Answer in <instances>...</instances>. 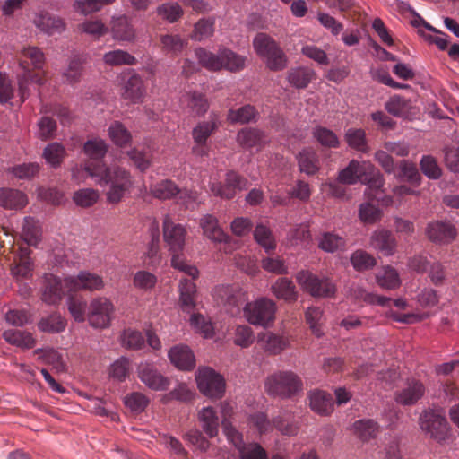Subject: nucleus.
I'll return each instance as SVG.
<instances>
[{
    "label": "nucleus",
    "instance_id": "nucleus-1",
    "mask_svg": "<svg viewBox=\"0 0 459 459\" xmlns=\"http://www.w3.org/2000/svg\"><path fill=\"white\" fill-rule=\"evenodd\" d=\"M104 287L103 278L89 271H81L77 275H68L63 280L52 273H46L42 300L47 304L56 305L62 300L65 291H98L103 290Z\"/></svg>",
    "mask_w": 459,
    "mask_h": 459
},
{
    "label": "nucleus",
    "instance_id": "nucleus-2",
    "mask_svg": "<svg viewBox=\"0 0 459 459\" xmlns=\"http://www.w3.org/2000/svg\"><path fill=\"white\" fill-rule=\"evenodd\" d=\"M338 181L345 185H354L359 181L367 185L365 195L370 199L381 201L383 205H390L393 203L391 196L380 199L378 193H383L385 179L380 171L368 160L361 162L351 160L349 164L338 174Z\"/></svg>",
    "mask_w": 459,
    "mask_h": 459
},
{
    "label": "nucleus",
    "instance_id": "nucleus-3",
    "mask_svg": "<svg viewBox=\"0 0 459 459\" xmlns=\"http://www.w3.org/2000/svg\"><path fill=\"white\" fill-rule=\"evenodd\" d=\"M90 171L97 185L108 187L106 198L109 204L120 203L134 187V181L130 171L120 166L108 167L105 163H98L97 168Z\"/></svg>",
    "mask_w": 459,
    "mask_h": 459
},
{
    "label": "nucleus",
    "instance_id": "nucleus-4",
    "mask_svg": "<svg viewBox=\"0 0 459 459\" xmlns=\"http://www.w3.org/2000/svg\"><path fill=\"white\" fill-rule=\"evenodd\" d=\"M163 238L171 254V266L183 272L195 280L199 276L198 269L190 264L184 256L183 250L186 244L187 230L179 223H175L169 215H165L162 223Z\"/></svg>",
    "mask_w": 459,
    "mask_h": 459
},
{
    "label": "nucleus",
    "instance_id": "nucleus-5",
    "mask_svg": "<svg viewBox=\"0 0 459 459\" xmlns=\"http://www.w3.org/2000/svg\"><path fill=\"white\" fill-rule=\"evenodd\" d=\"M178 305L180 309L186 314H191L190 325L204 338L212 336L213 327L201 314L193 313L196 307V285L193 281L183 278L178 282Z\"/></svg>",
    "mask_w": 459,
    "mask_h": 459
},
{
    "label": "nucleus",
    "instance_id": "nucleus-6",
    "mask_svg": "<svg viewBox=\"0 0 459 459\" xmlns=\"http://www.w3.org/2000/svg\"><path fill=\"white\" fill-rule=\"evenodd\" d=\"M27 59H29L31 65L38 70L42 69L46 60L44 53L39 48L29 46L22 48L21 52L20 66L22 67L23 72L18 76L19 94L22 101L29 96L30 85L40 86L46 82L45 73H43V74H32L25 65Z\"/></svg>",
    "mask_w": 459,
    "mask_h": 459
},
{
    "label": "nucleus",
    "instance_id": "nucleus-7",
    "mask_svg": "<svg viewBox=\"0 0 459 459\" xmlns=\"http://www.w3.org/2000/svg\"><path fill=\"white\" fill-rule=\"evenodd\" d=\"M195 56L199 64L210 71L226 69L230 72H238L246 65L245 56L226 48H221L217 55L205 48H198L195 49Z\"/></svg>",
    "mask_w": 459,
    "mask_h": 459
},
{
    "label": "nucleus",
    "instance_id": "nucleus-8",
    "mask_svg": "<svg viewBox=\"0 0 459 459\" xmlns=\"http://www.w3.org/2000/svg\"><path fill=\"white\" fill-rule=\"evenodd\" d=\"M253 47L272 71H280L287 66V58L276 41L265 33H258L253 39Z\"/></svg>",
    "mask_w": 459,
    "mask_h": 459
},
{
    "label": "nucleus",
    "instance_id": "nucleus-9",
    "mask_svg": "<svg viewBox=\"0 0 459 459\" xmlns=\"http://www.w3.org/2000/svg\"><path fill=\"white\" fill-rule=\"evenodd\" d=\"M265 389L270 395L290 398L301 391L302 382L292 371H278L267 377Z\"/></svg>",
    "mask_w": 459,
    "mask_h": 459
},
{
    "label": "nucleus",
    "instance_id": "nucleus-10",
    "mask_svg": "<svg viewBox=\"0 0 459 459\" xmlns=\"http://www.w3.org/2000/svg\"><path fill=\"white\" fill-rule=\"evenodd\" d=\"M276 310L275 302L263 297L247 302L243 308V314L251 325L268 327L274 322Z\"/></svg>",
    "mask_w": 459,
    "mask_h": 459
},
{
    "label": "nucleus",
    "instance_id": "nucleus-11",
    "mask_svg": "<svg viewBox=\"0 0 459 459\" xmlns=\"http://www.w3.org/2000/svg\"><path fill=\"white\" fill-rule=\"evenodd\" d=\"M224 435L228 442L235 447L240 459H268L266 451L258 443L246 444L243 435L231 422H224Z\"/></svg>",
    "mask_w": 459,
    "mask_h": 459
},
{
    "label": "nucleus",
    "instance_id": "nucleus-12",
    "mask_svg": "<svg viewBox=\"0 0 459 459\" xmlns=\"http://www.w3.org/2000/svg\"><path fill=\"white\" fill-rule=\"evenodd\" d=\"M114 314L113 302L107 297L100 296L91 300L87 319L91 327L105 329L110 326Z\"/></svg>",
    "mask_w": 459,
    "mask_h": 459
},
{
    "label": "nucleus",
    "instance_id": "nucleus-13",
    "mask_svg": "<svg viewBox=\"0 0 459 459\" xmlns=\"http://www.w3.org/2000/svg\"><path fill=\"white\" fill-rule=\"evenodd\" d=\"M419 424L421 430L434 439L441 441L447 436L448 422L445 411L441 409L424 411L420 416Z\"/></svg>",
    "mask_w": 459,
    "mask_h": 459
},
{
    "label": "nucleus",
    "instance_id": "nucleus-14",
    "mask_svg": "<svg viewBox=\"0 0 459 459\" xmlns=\"http://www.w3.org/2000/svg\"><path fill=\"white\" fill-rule=\"evenodd\" d=\"M199 391L212 399L221 398L225 393V381L221 375L211 368H199L195 374Z\"/></svg>",
    "mask_w": 459,
    "mask_h": 459
},
{
    "label": "nucleus",
    "instance_id": "nucleus-15",
    "mask_svg": "<svg viewBox=\"0 0 459 459\" xmlns=\"http://www.w3.org/2000/svg\"><path fill=\"white\" fill-rule=\"evenodd\" d=\"M295 278L299 287L314 297L325 298L335 293V287L328 279H320L310 271L302 270Z\"/></svg>",
    "mask_w": 459,
    "mask_h": 459
},
{
    "label": "nucleus",
    "instance_id": "nucleus-16",
    "mask_svg": "<svg viewBox=\"0 0 459 459\" xmlns=\"http://www.w3.org/2000/svg\"><path fill=\"white\" fill-rule=\"evenodd\" d=\"M257 346L267 355H279L290 347L291 337L286 333L261 332L256 337Z\"/></svg>",
    "mask_w": 459,
    "mask_h": 459
},
{
    "label": "nucleus",
    "instance_id": "nucleus-17",
    "mask_svg": "<svg viewBox=\"0 0 459 459\" xmlns=\"http://www.w3.org/2000/svg\"><path fill=\"white\" fill-rule=\"evenodd\" d=\"M247 181L246 178L239 176L235 171H229L226 174L225 183L211 181L210 190L211 192L221 198L231 199L233 198L238 191H241L247 187Z\"/></svg>",
    "mask_w": 459,
    "mask_h": 459
},
{
    "label": "nucleus",
    "instance_id": "nucleus-18",
    "mask_svg": "<svg viewBox=\"0 0 459 459\" xmlns=\"http://www.w3.org/2000/svg\"><path fill=\"white\" fill-rule=\"evenodd\" d=\"M122 97L132 102H140L145 95V87L142 77L131 70L120 75Z\"/></svg>",
    "mask_w": 459,
    "mask_h": 459
},
{
    "label": "nucleus",
    "instance_id": "nucleus-19",
    "mask_svg": "<svg viewBox=\"0 0 459 459\" xmlns=\"http://www.w3.org/2000/svg\"><path fill=\"white\" fill-rule=\"evenodd\" d=\"M137 375L140 380L150 389L154 391L167 390L170 381L164 377L153 364L141 362L137 367Z\"/></svg>",
    "mask_w": 459,
    "mask_h": 459
},
{
    "label": "nucleus",
    "instance_id": "nucleus-20",
    "mask_svg": "<svg viewBox=\"0 0 459 459\" xmlns=\"http://www.w3.org/2000/svg\"><path fill=\"white\" fill-rule=\"evenodd\" d=\"M425 232L431 242L438 245H447L454 241L457 236V230L455 225L443 221L428 223Z\"/></svg>",
    "mask_w": 459,
    "mask_h": 459
},
{
    "label": "nucleus",
    "instance_id": "nucleus-21",
    "mask_svg": "<svg viewBox=\"0 0 459 459\" xmlns=\"http://www.w3.org/2000/svg\"><path fill=\"white\" fill-rule=\"evenodd\" d=\"M110 31L113 39L119 42H134L136 39V30L126 15L112 18Z\"/></svg>",
    "mask_w": 459,
    "mask_h": 459
},
{
    "label": "nucleus",
    "instance_id": "nucleus-22",
    "mask_svg": "<svg viewBox=\"0 0 459 459\" xmlns=\"http://www.w3.org/2000/svg\"><path fill=\"white\" fill-rule=\"evenodd\" d=\"M370 246L384 255H393L397 247V242L392 232L388 230H376L370 237Z\"/></svg>",
    "mask_w": 459,
    "mask_h": 459
},
{
    "label": "nucleus",
    "instance_id": "nucleus-23",
    "mask_svg": "<svg viewBox=\"0 0 459 459\" xmlns=\"http://www.w3.org/2000/svg\"><path fill=\"white\" fill-rule=\"evenodd\" d=\"M203 234L214 243H229L230 238L220 226L218 219L212 214H205L200 219Z\"/></svg>",
    "mask_w": 459,
    "mask_h": 459
},
{
    "label": "nucleus",
    "instance_id": "nucleus-24",
    "mask_svg": "<svg viewBox=\"0 0 459 459\" xmlns=\"http://www.w3.org/2000/svg\"><path fill=\"white\" fill-rule=\"evenodd\" d=\"M168 357L177 368L191 370L195 366V358L191 349L184 344L173 346L168 352Z\"/></svg>",
    "mask_w": 459,
    "mask_h": 459
},
{
    "label": "nucleus",
    "instance_id": "nucleus-25",
    "mask_svg": "<svg viewBox=\"0 0 459 459\" xmlns=\"http://www.w3.org/2000/svg\"><path fill=\"white\" fill-rule=\"evenodd\" d=\"M423 385L415 379L408 380L403 387L394 394L396 403L403 405H411L416 403L424 394Z\"/></svg>",
    "mask_w": 459,
    "mask_h": 459
},
{
    "label": "nucleus",
    "instance_id": "nucleus-26",
    "mask_svg": "<svg viewBox=\"0 0 459 459\" xmlns=\"http://www.w3.org/2000/svg\"><path fill=\"white\" fill-rule=\"evenodd\" d=\"M197 419L203 431L208 437H217L221 421H220L217 411L212 406L203 407L197 413Z\"/></svg>",
    "mask_w": 459,
    "mask_h": 459
},
{
    "label": "nucleus",
    "instance_id": "nucleus-27",
    "mask_svg": "<svg viewBox=\"0 0 459 459\" xmlns=\"http://www.w3.org/2000/svg\"><path fill=\"white\" fill-rule=\"evenodd\" d=\"M34 25L48 35L61 33L65 29L64 21L56 16H51L46 12H39L33 19Z\"/></svg>",
    "mask_w": 459,
    "mask_h": 459
},
{
    "label": "nucleus",
    "instance_id": "nucleus-28",
    "mask_svg": "<svg viewBox=\"0 0 459 459\" xmlns=\"http://www.w3.org/2000/svg\"><path fill=\"white\" fill-rule=\"evenodd\" d=\"M28 204L27 195L18 189L0 188V206L9 210H21Z\"/></svg>",
    "mask_w": 459,
    "mask_h": 459
},
{
    "label": "nucleus",
    "instance_id": "nucleus-29",
    "mask_svg": "<svg viewBox=\"0 0 459 459\" xmlns=\"http://www.w3.org/2000/svg\"><path fill=\"white\" fill-rule=\"evenodd\" d=\"M2 336L7 343L22 350L31 349L36 344L33 334L25 330L7 329L3 332Z\"/></svg>",
    "mask_w": 459,
    "mask_h": 459
},
{
    "label": "nucleus",
    "instance_id": "nucleus-30",
    "mask_svg": "<svg viewBox=\"0 0 459 459\" xmlns=\"http://www.w3.org/2000/svg\"><path fill=\"white\" fill-rule=\"evenodd\" d=\"M308 400L311 410L319 415H328L333 411L332 396L325 391H310Z\"/></svg>",
    "mask_w": 459,
    "mask_h": 459
},
{
    "label": "nucleus",
    "instance_id": "nucleus-31",
    "mask_svg": "<svg viewBox=\"0 0 459 459\" xmlns=\"http://www.w3.org/2000/svg\"><path fill=\"white\" fill-rule=\"evenodd\" d=\"M183 102L194 117H203L210 106L205 95L196 91L187 92L183 98Z\"/></svg>",
    "mask_w": 459,
    "mask_h": 459
},
{
    "label": "nucleus",
    "instance_id": "nucleus-32",
    "mask_svg": "<svg viewBox=\"0 0 459 459\" xmlns=\"http://www.w3.org/2000/svg\"><path fill=\"white\" fill-rule=\"evenodd\" d=\"M30 249L21 247L19 250V261L11 268L12 275L16 281L29 279L32 276L33 262L30 257Z\"/></svg>",
    "mask_w": 459,
    "mask_h": 459
},
{
    "label": "nucleus",
    "instance_id": "nucleus-33",
    "mask_svg": "<svg viewBox=\"0 0 459 459\" xmlns=\"http://www.w3.org/2000/svg\"><path fill=\"white\" fill-rule=\"evenodd\" d=\"M238 143L245 148L260 149L267 143L268 139L264 132L255 128H245L237 134Z\"/></svg>",
    "mask_w": 459,
    "mask_h": 459
},
{
    "label": "nucleus",
    "instance_id": "nucleus-34",
    "mask_svg": "<svg viewBox=\"0 0 459 459\" xmlns=\"http://www.w3.org/2000/svg\"><path fill=\"white\" fill-rule=\"evenodd\" d=\"M42 236L41 224L32 217H25L22 225L21 237L24 242L30 246H37Z\"/></svg>",
    "mask_w": 459,
    "mask_h": 459
},
{
    "label": "nucleus",
    "instance_id": "nucleus-35",
    "mask_svg": "<svg viewBox=\"0 0 459 459\" xmlns=\"http://www.w3.org/2000/svg\"><path fill=\"white\" fill-rule=\"evenodd\" d=\"M272 293L279 299L292 303L298 299V291L291 280L279 278L272 286Z\"/></svg>",
    "mask_w": 459,
    "mask_h": 459
},
{
    "label": "nucleus",
    "instance_id": "nucleus-36",
    "mask_svg": "<svg viewBox=\"0 0 459 459\" xmlns=\"http://www.w3.org/2000/svg\"><path fill=\"white\" fill-rule=\"evenodd\" d=\"M212 296L221 303L238 307V299L245 296V292L238 286L220 285L213 289Z\"/></svg>",
    "mask_w": 459,
    "mask_h": 459
},
{
    "label": "nucleus",
    "instance_id": "nucleus-37",
    "mask_svg": "<svg viewBox=\"0 0 459 459\" xmlns=\"http://www.w3.org/2000/svg\"><path fill=\"white\" fill-rule=\"evenodd\" d=\"M376 281L379 287L385 290H395L402 283L398 271L390 265L382 267L377 273Z\"/></svg>",
    "mask_w": 459,
    "mask_h": 459
},
{
    "label": "nucleus",
    "instance_id": "nucleus-38",
    "mask_svg": "<svg viewBox=\"0 0 459 459\" xmlns=\"http://www.w3.org/2000/svg\"><path fill=\"white\" fill-rule=\"evenodd\" d=\"M316 77L313 69L304 66L292 68L289 71L287 80L289 83L297 88H306Z\"/></svg>",
    "mask_w": 459,
    "mask_h": 459
},
{
    "label": "nucleus",
    "instance_id": "nucleus-39",
    "mask_svg": "<svg viewBox=\"0 0 459 459\" xmlns=\"http://www.w3.org/2000/svg\"><path fill=\"white\" fill-rule=\"evenodd\" d=\"M350 297L355 302H364L370 305L388 306L391 302L389 298L378 296L367 292L362 287L352 286L350 290Z\"/></svg>",
    "mask_w": 459,
    "mask_h": 459
},
{
    "label": "nucleus",
    "instance_id": "nucleus-40",
    "mask_svg": "<svg viewBox=\"0 0 459 459\" xmlns=\"http://www.w3.org/2000/svg\"><path fill=\"white\" fill-rule=\"evenodd\" d=\"M344 138L351 149L363 153L369 152L365 130L361 128H349L345 132Z\"/></svg>",
    "mask_w": 459,
    "mask_h": 459
},
{
    "label": "nucleus",
    "instance_id": "nucleus-41",
    "mask_svg": "<svg viewBox=\"0 0 459 459\" xmlns=\"http://www.w3.org/2000/svg\"><path fill=\"white\" fill-rule=\"evenodd\" d=\"M254 238L266 253L273 252L276 248V240L272 230L264 224L256 225L254 230Z\"/></svg>",
    "mask_w": 459,
    "mask_h": 459
},
{
    "label": "nucleus",
    "instance_id": "nucleus-42",
    "mask_svg": "<svg viewBox=\"0 0 459 459\" xmlns=\"http://www.w3.org/2000/svg\"><path fill=\"white\" fill-rule=\"evenodd\" d=\"M103 62L109 66L133 65L137 63L136 58L123 49H115L106 52L102 57Z\"/></svg>",
    "mask_w": 459,
    "mask_h": 459
},
{
    "label": "nucleus",
    "instance_id": "nucleus-43",
    "mask_svg": "<svg viewBox=\"0 0 459 459\" xmlns=\"http://www.w3.org/2000/svg\"><path fill=\"white\" fill-rule=\"evenodd\" d=\"M354 434L362 441H368L374 438L378 431V424L370 419L359 420L353 424Z\"/></svg>",
    "mask_w": 459,
    "mask_h": 459
},
{
    "label": "nucleus",
    "instance_id": "nucleus-44",
    "mask_svg": "<svg viewBox=\"0 0 459 459\" xmlns=\"http://www.w3.org/2000/svg\"><path fill=\"white\" fill-rule=\"evenodd\" d=\"M39 331L49 333H57L65 331L66 320L57 313L41 318L38 323Z\"/></svg>",
    "mask_w": 459,
    "mask_h": 459
},
{
    "label": "nucleus",
    "instance_id": "nucleus-45",
    "mask_svg": "<svg viewBox=\"0 0 459 459\" xmlns=\"http://www.w3.org/2000/svg\"><path fill=\"white\" fill-rule=\"evenodd\" d=\"M388 113L398 117H408L411 105L410 100L399 95L391 97L385 104Z\"/></svg>",
    "mask_w": 459,
    "mask_h": 459
},
{
    "label": "nucleus",
    "instance_id": "nucleus-46",
    "mask_svg": "<svg viewBox=\"0 0 459 459\" xmlns=\"http://www.w3.org/2000/svg\"><path fill=\"white\" fill-rule=\"evenodd\" d=\"M67 309L74 321L82 323L87 316V301L82 297L69 296L66 299Z\"/></svg>",
    "mask_w": 459,
    "mask_h": 459
},
{
    "label": "nucleus",
    "instance_id": "nucleus-47",
    "mask_svg": "<svg viewBox=\"0 0 459 459\" xmlns=\"http://www.w3.org/2000/svg\"><path fill=\"white\" fill-rule=\"evenodd\" d=\"M85 60L80 56L70 59L67 67L63 72L65 81L70 84L80 82L83 74V64Z\"/></svg>",
    "mask_w": 459,
    "mask_h": 459
},
{
    "label": "nucleus",
    "instance_id": "nucleus-48",
    "mask_svg": "<svg viewBox=\"0 0 459 459\" xmlns=\"http://www.w3.org/2000/svg\"><path fill=\"white\" fill-rule=\"evenodd\" d=\"M120 342L126 349L140 350L144 346L145 340L142 332L134 328H126L120 335Z\"/></svg>",
    "mask_w": 459,
    "mask_h": 459
},
{
    "label": "nucleus",
    "instance_id": "nucleus-49",
    "mask_svg": "<svg viewBox=\"0 0 459 459\" xmlns=\"http://www.w3.org/2000/svg\"><path fill=\"white\" fill-rule=\"evenodd\" d=\"M152 195L160 200H168L174 196H178V187L177 185L169 179L161 180L152 186H151Z\"/></svg>",
    "mask_w": 459,
    "mask_h": 459
},
{
    "label": "nucleus",
    "instance_id": "nucleus-50",
    "mask_svg": "<svg viewBox=\"0 0 459 459\" xmlns=\"http://www.w3.org/2000/svg\"><path fill=\"white\" fill-rule=\"evenodd\" d=\"M162 49L167 53L178 55L187 46V39L178 34H164L160 36Z\"/></svg>",
    "mask_w": 459,
    "mask_h": 459
},
{
    "label": "nucleus",
    "instance_id": "nucleus-51",
    "mask_svg": "<svg viewBox=\"0 0 459 459\" xmlns=\"http://www.w3.org/2000/svg\"><path fill=\"white\" fill-rule=\"evenodd\" d=\"M345 239L334 233L325 232L318 239V247L325 252L333 253L345 247Z\"/></svg>",
    "mask_w": 459,
    "mask_h": 459
},
{
    "label": "nucleus",
    "instance_id": "nucleus-52",
    "mask_svg": "<svg viewBox=\"0 0 459 459\" xmlns=\"http://www.w3.org/2000/svg\"><path fill=\"white\" fill-rule=\"evenodd\" d=\"M299 167L301 172L314 175L319 169L318 159L314 151L304 150L298 156Z\"/></svg>",
    "mask_w": 459,
    "mask_h": 459
},
{
    "label": "nucleus",
    "instance_id": "nucleus-53",
    "mask_svg": "<svg viewBox=\"0 0 459 459\" xmlns=\"http://www.w3.org/2000/svg\"><path fill=\"white\" fill-rule=\"evenodd\" d=\"M108 147L104 140L93 137L85 142L83 152L91 160H101L106 155Z\"/></svg>",
    "mask_w": 459,
    "mask_h": 459
},
{
    "label": "nucleus",
    "instance_id": "nucleus-54",
    "mask_svg": "<svg viewBox=\"0 0 459 459\" xmlns=\"http://www.w3.org/2000/svg\"><path fill=\"white\" fill-rule=\"evenodd\" d=\"M306 322L309 325V328L313 334L316 337L324 335L323 324L324 316L323 311L316 307H310L305 313Z\"/></svg>",
    "mask_w": 459,
    "mask_h": 459
},
{
    "label": "nucleus",
    "instance_id": "nucleus-55",
    "mask_svg": "<svg viewBox=\"0 0 459 459\" xmlns=\"http://www.w3.org/2000/svg\"><path fill=\"white\" fill-rule=\"evenodd\" d=\"M130 370V359L126 357H120L110 365L108 376L115 381L123 382L129 376Z\"/></svg>",
    "mask_w": 459,
    "mask_h": 459
},
{
    "label": "nucleus",
    "instance_id": "nucleus-56",
    "mask_svg": "<svg viewBox=\"0 0 459 459\" xmlns=\"http://www.w3.org/2000/svg\"><path fill=\"white\" fill-rule=\"evenodd\" d=\"M65 156V147L56 142L48 144L43 151V157L47 163L53 168L59 167Z\"/></svg>",
    "mask_w": 459,
    "mask_h": 459
},
{
    "label": "nucleus",
    "instance_id": "nucleus-57",
    "mask_svg": "<svg viewBox=\"0 0 459 459\" xmlns=\"http://www.w3.org/2000/svg\"><path fill=\"white\" fill-rule=\"evenodd\" d=\"M108 134L110 140L120 147L129 143L132 139L130 132L118 121H115L109 126Z\"/></svg>",
    "mask_w": 459,
    "mask_h": 459
},
{
    "label": "nucleus",
    "instance_id": "nucleus-58",
    "mask_svg": "<svg viewBox=\"0 0 459 459\" xmlns=\"http://www.w3.org/2000/svg\"><path fill=\"white\" fill-rule=\"evenodd\" d=\"M314 138L323 146L328 148H337L340 145V141L336 134L321 126H316L313 129Z\"/></svg>",
    "mask_w": 459,
    "mask_h": 459
},
{
    "label": "nucleus",
    "instance_id": "nucleus-59",
    "mask_svg": "<svg viewBox=\"0 0 459 459\" xmlns=\"http://www.w3.org/2000/svg\"><path fill=\"white\" fill-rule=\"evenodd\" d=\"M216 127L215 120L198 123L192 130V137L195 143H206Z\"/></svg>",
    "mask_w": 459,
    "mask_h": 459
},
{
    "label": "nucleus",
    "instance_id": "nucleus-60",
    "mask_svg": "<svg viewBox=\"0 0 459 459\" xmlns=\"http://www.w3.org/2000/svg\"><path fill=\"white\" fill-rule=\"evenodd\" d=\"M256 114L253 106L246 105L237 110L230 109L228 114V120L231 123L246 124L255 119Z\"/></svg>",
    "mask_w": 459,
    "mask_h": 459
},
{
    "label": "nucleus",
    "instance_id": "nucleus-61",
    "mask_svg": "<svg viewBox=\"0 0 459 459\" xmlns=\"http://www.w3.org/2000/svg\"><path fill=\"white\" fill-rule=\"evenodd\" d=\"M124 404L132 412L140 413L143 411L149 404V399L142 393L134 392L124 397Z\"/></svg>",
    "mask_w": 459,
    "mask_h": 459
},
{
    "label": "nucleus",
    "instance_id": "nucleus-62",
    "mask_svg": "<svg viewBox=\"0 0 459 459\" xmlns=\"http://www.w3.org/2000/svg\"><path fill=\"white\" fill-rule=\"evenodd\" d=\"M99 192L92 188H82L74 192L73 201L80 207H90L99 200Z\"/></svg>",
    "mask_w": 459,
    "mask_h": 459
},
{
    "label": "nucleus",
    "instance_id": "nucleus-63",
    "mask_svg": "<svg viewBox=\"0 0 459 459\" xmlns=\"http://www.w3.org/2000/svg\"><path fill=\"white\" fill-rule=\"evenodd\" d=\"M214 32V20L201 19L195 24L194 31L191 35L192 39L202 41L213 35Z\"/></svg>",
    "mask_w": 459,
    "mask_h": 459
},
{
    "label": "nucleus",
    "instance_id": "nucleus-64",
    "mask_svg": "<svg viewBox=\"0 0 459 459\" xmlns=\"http://www.w3.org/2000/svg\"><path fill=\"white\" fill-rule=\"evenodd\" d=\"M157 14L163 20L173 23L183 14V9L178 3H165L157 8Z\"/></svg>",
    "mask_w": 459,
    "mask_h": 459
}]
</instances>
